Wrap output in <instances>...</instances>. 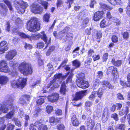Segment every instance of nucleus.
Returning <instances> with one entry per match:
<instances>
[{"mask_svg":"<svg viewBox=\"0 0 130 130\" xmlns=\"http://www.w3.org/2000/svg\"><path fill=\"white\" fill-rule=\"evenodd\" d=\"M21 37L24 38H27L29 40H37L39 38H41L47 44V46L45 48L47 47L48 45L50 43V41H47V38L46 35L44 34V31H42L40 33L37 34H34L32 35L31 36H30L28 35H26L24 33H21L19 34Z\"/></svg>","mask_w":130,"mask_h":130,"instance_id":"f257e3e1","label":"nucleus"},{"mask_svg":"<svg viewBox=\"0 0 130 130\" xmlns=\"http://www.w3.org/2000/svg\"><path fill=\"white\" fill-rule=\"evenodd\" d=\"M27 29L32 32L36 31L40 29V24L37 18L33 17L28 21L26 24Z\"/></svg>","mask_w":130,"mask_h":130,"instance_id":"f03ea898","label":"nucleus"},{"mask_svg":"<svg viewBox=\"0 0 130 130\" xmlns=\"http://www.w3.org/2000/svg\"><path fill=\"white\" fill-rule=\"evenodd\" d=\"M14 6L18 13L23 14L24 12L25 9L28 7V5L23 0H15L14 2Z\"/></svg>","mask_w":130,"mask_h":130,"instance_id":"7ed1b4c3","label":"nucleus"},{"mask_svg":"<svg viewBox=\"0 0 130 130\" xmlns=\"http://www.w3.org/2000/svg\"><path fill=\"white\" fill-rule=\"evenodd\" d=\"M19 70L20 72L24 75L31 74L32 73L31 65L25 62L21 63Z\"/></svg>","mask_w":130,"mask_h":130,"instance_id":"20e7f679","label":"nucleus"},{"mask_svg":"<svg viewBox=\"0 0 130 130\" xmlns=\"http://www.w3.org/2000/svg\"><path fill=\"white\" fill-rule=\"evenodd\" d=\"M78 79L76 81V83L77 86L83 89L88 87L89 84L88 82L84 80L85 78V74L84 73H80L77 76Z\"/></svg>","mask_w":130,"mask_h":130,"instance_id":"39448f33","label":"nucleus"},{"mask_svg":"<svg viewBox=\"0 0 130 130\" xmlns=\"http://www.w3.org/2000/svg\"><path fill=\"white\" fill-rule=\"evenodd\" d=\"M26 80V79L22 78L12 80L11 82V85L14 88L20 87L22 88L25 86Z\"/></svg>","mask_w":130,"mask_h":130,"instance_id":"423d86ee","label":"nucleus"},{"mask_svg":"<svg viewBox=\"0 0 130 130\" xmlns=\"http://www.w3.org/2000/svg\"><path fill=\"white\" fill-rule=\"evenodd\" d=\"M67 76V75L62 76L61 74H59L54 75L55 78L50 82V85H48V88L53 84V86L55 88H58L59 86V84H60L62 82V79L64 78Z\"/></svg>","mask_w":130,"mask_h":130,"instance_id":"0eeeda50","label":"nucleus"},{"mask_svg":"<svg viewBox=\"0 0 130 130\" xmlns=\"http://www.w3.org/2000/svg\"><path fill=\"white\" fill-rule=\"evenodd\" d=\"M31 11L35 14H41L43 10V8L36 3L32 4L30 6Z\"/></svg>","mask_w":130,"mask_h":130,"instance_id":"6e6552de","label":"nucleus"},{"mask_svg":"<svg viewBox=\"0 0 130 130\" xmlns=\"http://www.w3.org/2000/svg\"><path fill=\"white\" fill-rule=\"evenodd\" d=\"M102 90V88H100L98 92L95 91H93L89 97V100L92 101L94 100L96 95H97L98 97L100 99V98L103 94Z\"/></svg>","mask_w":130,"mask_h":130,"instance_id":"1a4fd4ad","label":"nucleus"},{"mask_svg":"<svg viewBox=\"0 0 130 130\" xmlns=\"http://www.w3.org/2000/svg\"><path fill=\"white\" fill-rule=\"evenodd\" d=\"M14 100V98L13 96H11L6 102H5L4 105H3L0 104V110L2 111L5 105H8L9 108H12V107L13 106L12 103Z\"/></svg>","mask_w":130,"mask_h":130,"instance_id":"9d476101","label":"nucleus"},{"mask_svg":"<svg viewBox=\"0 0 130 130\" xmlns=\"http://www.w3.org/2000/svg\"><path fill=\"white\" fill-rule=\"evenodd\" d=\"M8 49V44L6 42L3 41L0 43V54H2Z\"/></svg>","mask_w":130,"mask_h":130,"instance_id":"9b49d317","label":"nucleus"},{"mask_svg":"<svg viewBox=\"0 0 130 130\" xmlns=\"http://www.w3.org/2000/svg\"><path fill=\"white\" fill-rule=\"evenodd\" d=\"M17 53L15 50H11L7 53L6 55L5 58L8 60H11L16 55Z\"/></svg>","mask_w":130,"mask_h":130,"instance_id":"f8f14e48","label":"nucleus"},{"mask_svg":"<svg viewBox=\"0 0 130 130\" xmlns=\"http://www.w3.org/2000/svg\"><path fill=\"white\" fill-rule=\"evenodd\" d=\"M103 12L102 11H98L95 12L93 15V19L95 21H99L103 17Z\"/></svg>","mask_w":130,"mask_h":130,"instance_id":"ddd939ff","label":"nucleus"},{"mask_svg":"<svg viewBox=\"0 0 130 130\" xmlns=\"http://www.w3.org/2000/svg\"><path fill=\"white\" fill-rule=\"evenodd\" d=\"M85 92L86 91L85 90L77 92L73 101L75 102L81 99L84 96Z\"/></svg>","mask_w":130,"mask_h":130,"instance_id":"4468645a","label":"nucleus"},{"mask_svg":"<svg viewBox=\"0 0 130 130\" xmlns=\"http://www.w3.org/2000/svg\"><path fill=\"white\" fill-rule=\"evenodd\" d=\"M0 10L1 14L5 16L7 14L8 9L5 5L2 3H0Z\"/></svg>","mask_w":130,"mask_h":130,"instance_id":"2eb2a0df","label":"nucleus"},{"mask_svg":"<svg viewBox=\"0 0 130 130\" xmlns=\"http://www.w3.org/2000/svg\"><path fill=\"white\" fill-rule=\"evenodd\" d=\"M59 94L55 93L51 95L48 96V101L52 102H54L57 100L58 99Z\"/></svg>","mask_w":130,"mask_h":130,"instance_id":"dca6fc26","label":"nucleus"},{"mask_svg":"<svg viewBox=\"0 0 130 130\" xmlns=\"http://www.w3.org/2000/svg\"><path fill=\"white\" fill-rule=\"evenodd\" d=\"M30 99V97L29 95H24L20 99L19 102L21 104L24 105L26 103V100L29 101Z\"/></svg>","mask_w":130,"mask_h":130,"instance_id":"f3484780","label":"nucleus"},{"mask_svg":"<svg viewBox=\"0 0 130 130\" xmlns=\"http://www.w3.org/2000/svg\"><path fill=\"white\" fill-rule=\"evenodd\" d=\"M87 126L90 129H92L95 125V123L93 120L90 118H88L86 121Z\"/></svg>","mask_w":130,"mask_h":130,"instance_id":"a211bd4d","label":"nucleus"},{"mask_svg":"<svg viewBox=\"0 0 130 130\" xmlns=\"http://www.w3.org/2000/svg\"><path fill=\"white\" fill-rule=\"evenodd\" d=\"M65 84L66 83L64 82L62 83L60 90V93L63 95L66 94L68 92V90L66 89Z\"/></svg>","mask_w":130,"mask_h":130,"instance_id":"6ab92c4d","label":"nucleus"},{"mask_svg":"<svg viewBox=\"0 0 130 130\" xmlns=\"http://www.w3.org/2000/svg\"><path fill=\"white\" fill-rule=\"evenodd\" d=\"M71 121L73 125L75 126L79 125L80 123L76 118V115H73L71 118Z\"/></svg>","mask_w":130,"mask_h":130,"instance_id":"aec40b11","label":"nucleus"},{"mask_svg":"<svg viewBox=\"0 0 130 130\" xmlns=\"http://www.w3.org/2000/svg\"><path fill=\"white\" fill-rule=\"evenodd\" d=\"M107 72V74H109L110 73L112 74L114 76L115 74L117 72L116 68L115 67H109L108 68Z\"/></svg>","mask_w":130,"mask_h":130,"instance_id":"412c9836","label":"nucleus"},{"mask_svg":"<svg viewBox=\"0 0 130 130\" xmlns=\"http://www.w3.org/2000/svg\"><path fill=\"white\" fill-rule=\"evenodd\" d=\"M128 112L129 108L128 107H126L123 109L122 110L119 111V114L120 116H122L125 114V116H126Z\"/></svg>","mask_w":130,"mask_h":130,"instance_id":"4be33fe9","label":"nucleus"},{"mask_svg":"<svg viewBox=\"0 0 130 130\" xmlns=\"http://www.w3.org/2000/svg\"><path fill=\"white\" fill-rule=\"evenodd\" d=\"M7 105H5L4 106L3 108V109L2 110V111L4 113H6L8 111V110L9 109H12L14 110H17V106H13H13L12 107V108H9L8 109L7 108L6 106ZM8 108H9L8 107Z\"/></svg>","mask_w":130,"mask_h":130,"instance_id":"5701e85b","label":"nucleus"},{"mask_svg":"<svg viewBox=\"0 0 130 130\" xmlns=\"http://www.w3.org/2000/svg\"><path fill=\"white\" fill-rule=\"evenodd\" d=\"M111 62L113 65L117 67L120 66L122 63V61L121 60H115V59H112Z\"/></svg>","mask_w":130,"mask_h":130,"instance_id":"b1692460","label":"nucleus"},{"mask_svg":"<svg viewBox=\"0 0 130 130\" xmlns=\"http://www.w3.org/2000/svg\"><path fill=\"white\" fill-rule=\"evenodd\" d=\"M8 77L5 76H2L0 77V84H5L8 81Z\"/></svg>","mask_w":130,"mask_h":130,"instance_id":"393cba45","label":"nucleus"},{"mask_svg":"<svg viewBox=\"0 0 130 130\" xmlns=\"http://www.w3.org/2000/svg\"><path fill=\"white\" fill-rule=\"evenodd\" d=\"M125 127L124 124H121L116 126V130H124Z\"/></svg>","mask_w":130,"mask_h":130,"instance_id":"a878e982","label":"nucleus"},{"mask_svg":"<svg viewBox=\"0 0 130 130\" xmlns=\"http://www.w3.org/2000/svg\"><path fill=\"white\" fill-rule=\"evenodd\" d=\"M122 4V2L121 0H112L111 2V4L113 5H121Z\"/></svg>","mask_w":130,"mask_h":130,"instance_id":"bb28decb","label":"nucleus"},{"mask_svg":"<svg viewBox=\"0 0 130 130\" xmlns=\"http://www.w3.org/2000/svg\"><path fill=\"white\" fill-rule=\"evenodd\" d=\"M108 24V21L107 20L103 19L101 22L100 26L102 28H104L107 26Z\"/></svg>","mask_w":130,"mask_h":130,"instance_id":"cd10ccee","label":"nucleus"},{"mask_svg":"<svg viewBox=\"0 0 130 130\" xmlns=\"http://www.w3.org/2000/svg\"><path fill=\"white\" fill-rule=\"evenodd\" d=\"M100 83V81L98 79H95L94 83L93 88L94 89L97 88L99 86Z\"/></svg>","mask_w":130,"mask_h":130,"instance_id":"c85d7f7f","label":"nucleus"},{"mask_svg":"<svg viewBox=\"0 0 130 130\" xmlns=\"http://www.w3.org/2000/svg\"><path fill=\"white\" fill-rule=\"evenodd\" d=\"M50 17V14L46 13L43 16V20L44 21L46 22H48L49 21Z\"/></svg>","mask_w":130,"mask_h":130,"instance_id":"c756f323","label":"nucleus"},{"mask_svg":"<svg viewBox=\"0 0 130 130\" xmlns=\"http://www.w3.org/2000/svg\"><path fill=\"white\" fill-rule=\"evenodd\" d=\"M9 71V69L7 65L3 68H0V71L5 73L8 72Z\"/></svg>","mask_w":130,"mask_h":130,"instance_id":"7c9ffc66","label":"nucleus"},{"mask_svg":"<svg viewBox=\"0 0 130 130\" xmlns=\"http://www.w3.org/2000/svg\"><path fill=\"white\" fill-rule=\"evenodd\" d=\"M12 110L7 113L6 116V118L7 119H10L13 116L14 114V110Z\"/></svg>","mask_w":130,"mask_h":130,"instance_id":"2f4dec72","label":"nucleus"},{"mask_svg":"<svg viewBox=\"0 0 130 130\" xmlns=\"http://www.w3.org/2000/svg\"><path fill=\"white\" fill-rule=\"evenodd\" d=\"M3 2L7 5L10 10H12L13 8L12 7L11 3L8 0H4Z\"/></svg>","mask_w":130,"mask_h":130,"instance_id":"473e14b6","label":"nucleus"},{"mask_svg":"<svg viewBox=\"0 0 130 130\" xmlns=\"http://www.w3.org/2000/svg\"><path fill=\"white\" fill-rule=\"evenodd\" d=\"M110 21L116 23V25L117 26L119 25L121 23L120 21L118 19L114 17L112 18Z\"/></svg>","mask_w":130,"mask_h":130,"instance_id":"72a5a7b5","label":"nucleus"},{"mask_svg":"<svg viewBox=\"0 0 130 130\" xmlns=\"http://www.w3.org/2000/svg\"><path fill=\"white\" fill-rule=\"evenodd\" d=\"M42 112V109L40 108H37L34 113L33 115L34 116H37L39 113H41Z\"/></svg>","mask_w":130,"mask_h":130,"instance_id":"f704fd0d","label":"nucleus"},{"mask_svg":"<svg viewBox=\"0 0 130 130\" xmlns=\"http://www.w3.org/2000/svg\"><path fill=\"white\" fill-rule=\"evenodd\" d=\"M73 63V65L76 68L79 67L80 65V62L77 60L74 61Z\"/></svg>","mask_w":130,"mask_h":130,"instance_id":"c9c22d12","label":"nucleus"},{"mask_svg":"<svg viewBox=\"0 0 130 130\" xmlns=\"http://www.w3.org/2000/svg\"><path fill=\"white\" fill-rule=\"evenodd\" d=\"M38 121H37L35 124V125L31 124L30 126L29 129L30 130H36V126L37 124L39 123Z\"/></svg>","mask_w":130,"mask_h":130,"instance_id":"e433bc0d","label":"nucleus"},{"mask_svg":"<svg viewBox=\"0 0 130 130\" xmlns=\"http://www.w3.org/2000/svg\"><path fill=\"white\" fill-rule=\"evenodd\" d=\"M102 33L100 31H98L96 34V39L99 42L100 41V39L102 37Z\"/></svg>","mask_w":130,"mask_h":130,"instance_id":"4c0bfd02","label":"nucleus"},{"mask_svg":"<svg viewBox=\"0 0 130 130\" xmlns=\"http://www.w3.org/2000/svg\"><path fill=\"white\" fill-rule=\"evenodd\" d=\"M12 120L14 121L16 125L19 127L21 126L20 122L17 118H13L12 119Z\"/></svg>","mask_w":130,"mask_h":130,"instance_id":"58836bf2","label":"nucleus"},{"mask_svg":"<svg viewBox=\"0 0 130 130\" xmlns=\"http://www.w3.org/2000/svg\"><path fill=\"white\" fill-rule=\"evenodd\" d=\"M44 98H42L38 100L37 101V105H40L44 103Z\"/></svg>","mask_w":130,"mask_h":130,"instance_id":"ea45409f","label":"nucleus"},{"mask_svg":"<svg viewBox=\"0 0 130 130\" xmlns=\"http://www.w3.org/2000/svg\"><path fill=\"white\" fill-rule=\"evenodd\" d=\"M41 3L42 5L44 7V8L46 10L47 8V7L48 6V3L46 1H42Z\"/></svg>","mask_w":130,"mask_h":130,"instance_id":"a19ab883","label":"nucleus"},{"mask_svg":"<svg viewBox=\"0 0 130 130\" xmlns=\"http://www.w3.org/2000/svg\"><path fill=\"white\" fill-rule=\"evenodd\" d=\"M53 109V107L51 106H47L46 108V110L48 113H50L52 111Z\"/></svg>","mask_w":130,"mask_h":130,"instance_id":"79ce46f5","label":"nucleus"},{"mask_svg":"<svg viewBox=\"0 0 130 130\" xmlns=\"http://www.w3.org/2000/svg\"><path fill=\"white\" fill-rule=\"evenodd\" d=\"M111 117L112 118L116 121L119 120V118L118 115L116 113H114L112 114L111 116Z\"/></svg>","mask_w":130,"mask_h":130,"instance_id":"37998d69","label":"nucleus"},{"mask_svg":"<svg viewBox=\"0 0 130 130\" xmlns=\"http://www.w3.org/2000/svg\"><path fill=\"white\" fill-rule=\"evenodd\" d=\"M111 40L113 43L117 42L118 41V38L116 36L113 35L112 37Z\"/></svg>","mask_w":130,"mask_h":130,"instance_id":"c03bdc74","label":"nucleus"},{"mask_svg":"<svg viewBox=\"0 0 130 130\" xmlns=\"http://www.w3.org/2000/svg\"><path fill=\"white\" fill-rule=\"evenodd\" d=\"M102 85L103 87L105 88L106 87H108L109 82L107 81H103L102 82Z\"/></svg>","mask_w":130,"mask_h":130,"instance_id":"a18cd8bd","label":"nucleus"},{"mask_svg":"<svg viewBox=\"0 0 130 130\" xmlns=\"http://www.w3.org/2000/svg\"><path fill=\"white\" fill-rule=\"evenodd\" d=\"M10 66L14 68L18 66V64L13 61H10L9 62Z\"/></svg>","mask_w":130,"mask_h":130,"instance_id":"49530a36","label":"nucleus"},{"mask_svg":"<svg viewBox=\"0 0 130 130\" xmlns=\"http://www.w3.org/2000/svg\"><path fill=\"white\" fill-rule=\"evenodd\" d=\"M74 0H68L66 3L67 6H68V8H70L71 7V4L73 3Z\"/></svg>","mask_w":130,"mask_h":130,"instance_id":"de8ad7c7","label":"nucleus"},{"mask_svg":"<svg viewBox=\"0 0 130 130\" xmlns=\"http://www.w3.org/2000/svg\"><path fill=\"white\" fill-rule=\"evenodd\" d=\"M14 126V125L10 123L8 125L7 130H13Z\"/></svg>","mask_w":130,"mask_h":130,"instance_id":"09e8293b","label":"nucleus"},{"mask_svg":"<svg viewBox=\"0 0 130 130\" xmlns=\"http://www.w3.org/2000/svg\"><path fill=\"white\" fill-rule=\"evenodd\" d=\"M123 38L124 39H127L129 37V34L127 32H125L122 34Z\"/></svg>","mask_w":130,"mask_h":130,"instance_id":"8fccbe9b","label":"nucleus"},{"mask_svg":"<svg viewBox=\"0 0 130 130\" xmlns=\"http://www.w3.org/2000/svg\"><path fill=\"white\" fill-rule=\"evenodd\" d=\"M92 103L90 101H88L85 103V107H90L92 105Z\"/></svg>","mask_w":130,"mask_h":130,"instance_id":"3c124183","label":"nucleus"},{"mask_svg":"<svg viewBox=\"0 0 130 130\" xmlns=\"http://www.w3.org/2000/svg\"><path fill=\"white\" fill-rule=\"evenodd\" d=\"M44 45V44L42 42L38 43H37L36 45L37 46L36 47L39 48H41L43 47Z\"/></svg>","mask_w":130,"mask_h":130,"instance_id":"603ef678","label":"nucleus"},{"mask_svg":"<svg viewBox=\"0 0 130 130\" xmlns=\"http://www.w3.org/2000/svg\"><path fill=\"white\" fill-rule=\"evenodd\" d=\"M94 53V50L92 49H90L88 50L87 54L89 56L91 57Z\"/></svg>","mask_w":130,"mask_h":130,"instance_id":"864d4df0","label":"nucleus"},{"mask_svg":"<svg viewBox=\"0 0 130 130\" xmlns=\"http://www.w3.org/2000/svg\"><path fill=\"white\" fill-rule=\"evenodd\" d=\"M97 77L98 78L101 79L103 76V72L101 71H99L97 72Z\"/></svg>","mask_w":130,"mask_h":130,"instance_id":"5fc2aeb1","label":"nucleus"},{"mask_svg":"<svg viewBox=\"0 0 130 130\" xmlns=\"http://www.w3.org/2000/svg\"><path fill=\"white\" fill-rule=\"evenodd\" d=\"M19 116H20L21 118H22L24 116V114L23 109L22 108L20 109L19 110Z\"/></svg>","mask_w":130,"mask_h":130,"instance_id":"6e6d98bb","label":"nucleus"},{"mask_svg":"<svg viewBox=\"0 0 130 130\" xmlns=\"http://www.w3.org/2000/svg\"><path fill=\"white\" fill-rule=\"evenodd\" d=\"M47 69L48 71H51L53 70V66L52 65L51 63H48L47 66Z\"/></svg>","mask_w":130,"mask_h":130,"instance_id":"4d7b16f0","label":"nucleus"},{"mask_svg":"<svg viewBox=\"0 0 130 130\" xmlns=\"http://www.w3.org/2000/svg\"><path fill=\"white\" fill-rule=\"evenodd\" d=\"M10 25L9 22H7L6 24V29L8 31H10Z\"/></svg>","mask_w":130,"mask_h":130,"instance_id":"13d9d810","label":"nucleus"},{"mask_svg":"<svg viewBox=\"0 0 130 130\" xmlns=\"http://www.w3.org/2000/svg\"><path fill=\"white\" fill-rule=\"evenodd\" d=\"M117 98L119 100H123L124 99L123 95L121 93H118L117 95Z\"/></svg>","mask_w":130,"mask_h":130,"instance_id":"bf43d9fd","label":"nucleus"},{"mask_svg":"<svg viewBox=\"0 0 130 130\" xmlns=\"http://www.w3.org/2000/svg\"><path fill=\"white\" fill-rule=\"evenodd\" d=\"M94 61H95L97 60H99L100 58V56L99 55H95L92 56Z\"/></svg>","mask_w":130,"mask_h":130,"instance_id":"052dcab7","label":"nucleus"},{"mask_svg":"<svg viewBox=\"0 0 130 130\" xmlns=\"http://www.w3.org/2000/svg\"><path fill=\"white\" fill-rule=\"evenodd\" d=\"M18 74V73L16 71V70H14L13 71H12V72H11V75L12 76H15L16 77L17 76Z\"/></svg>","mask_w":130,"mask_h":130,"instance_id":"680f3d73","label":"nucleus"},{"mask_svg":"<svg viewBox=\"0 0 130 130\" xmlns=\"http://www.w3.org/2000/svg\"><path fill=\"white\" fill-rule=\"evenodd\" d=\"M47 129L46 126L45 125H42L39 127V130H47Z\"/></svg>","mask_w":130,"mask_h":130,"instance_id":"e2e57ef3","label":"nucleus"},{"mask_svg":"<svg viewBox=\"0 0 130 130\" xmlns=\"http://www.w3.org/2000/svg\"><path fill=\"white\" fill-rule=\"evenodd\" d=\"M108 56V54L107 53L104 54L103 57V58L104 61H106L107 60Z\"/></svg>","mask_w":130,"mask_h":130,"instance_id":"0e129e2a","label":"nucleus"},{"mask_svg":"<svg viewBox=\"0 0 130 130\" xmlns=\"http://www.w3.org/2000/svg\"><path fill=\"white\" fill-rule=\"evenodd\" d=\"M55 113L57 115H62V111L61 109H57L55 112Z\"/></svg>","mask_w":130,"mask_h":130,"instance_id":"69168bd1","label":"nucleus"},{"mask_svg":"<svg viewBox=\"0 0 130 130\" xmlns=\"http://www.w3.org/2000/svg\"><path fill=\"white\" fill-rule=\"evenodd\" d=\"M32 47V46L30 44L25 43V49H29L31 48Z\"/></svg>","mask_w":130,"mask_h":130,"instance_id":"338daca9","label":"nucleus"},{"mask_svg":"<svg viewBox=\"0 0 130 130\" xmlns=\"http://www.w3.org/2000/svg\"><path fill=\"white\" fill-rule=\"evenodd\" d=\"M64 125L62 124H60L58 126L59 130H64Z\"/></svg>","mask_w":130,"mask_h":130,"instance_id":"774afa93","label":"nucleus"}]
</instances>
